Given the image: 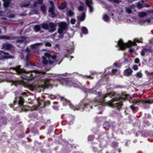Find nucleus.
I'll return each instance as SVG.
<instances>
[{"mask_svg": "<svg viewBox=\"0 0 153 153\" xmlns=\"http://www.w3.org/2000/svg\"><path fill=\"white\" fill-rule=\"evenodd\" d=\"M114 65L115 66H118L117 65V63H114Z\"/></svg>", "mask_w": 153, "mask_h": 153, "instance_id": "obj_51", "label": "nucleus"}, {"mask_svg": "<svg viewBox=\"0 0 153 153\" xmlns=\"http://www.w3.org/2000/svg\"><path fill=\"white\" fill-rule=\"evenodd\" d=\"M40 26L39 25H36L34 27V30L36 32L39 31L40 29Z\"/></svg>", "mask_w": 153, "mask_h": 153, "instance_id": "obj_29", "label": "nucleus"}, {"mask_svg": "<svg viewBox=\"0 0 153 153\" xmlns=\"http://www.w3.org/2000/svg\"><path fill=\"white\" fill-rule=\"evenodd\" d=\"M85 3L88 7L90 12H92L93 10V8L92 7L93 2L91 0H85Z\"/></svg>", "mask_w": 153, "mask_h": 153, "instance_id": "obj_11", "label": "nucleus"}, {"mask_svg": "<svg viewBox=\"0 0 153 153\" xmlns=\"http://www.w3.org/2000/svg\"><path fill=\"white\" fill-rule=\"evenodd\" d=\"M49 2L51 4V6L49 8L48 11L50 14H51V17H53L55 15L54 12V4L53 2L52 1H50Z\"/></svg>", "mask_w": 153, "mask_h": 153, "instance_id": "obj_9", "label": "nucleus"}, {"mask_svg": "<svg viewBox=\"0 0 153 153\" xmlns=\"http://www.w3.org/2000/svg\"><path fill=\"white\" fill-rule=\"evenodd\" d=\"M147 14L146 13L143 12L140 13H139V16L141 17H144L147 15Z\"/></svg>", "mask_w": 153, "mask_h": 153, "instance_id": "obj_28", "label": "nucleus"}, {"mask_svg": "<svg viewBox=\"0 0 153 153\" xmlns=\"http://www.w3.org/2000/svg\"><path fill=\"white\" fill-rule=\"evenodd\" d=\"M128 96V95L123 94L122 95L120 99H114L112 100L109 101L106 103L109 106L117 107L118 109H119L122 105V100L127 99Z\"/></svg>", "mask_w": 153, "mask_h": 153, "instance_id": "obj_3", "label": "nucleus"}, {"mask_svg": "<svg viewBox=\"0 0 153 153\" xmlns=\"http://www.w3.org/2000/svg\"><path fill=\"white\" fill-rule=\"evenodd\" d=\"M82 32L84 34H86L87 33L88 31L87 28L85 27H83L82 29Z\"/></svg>", "mask_w": 153, "mask_h": 153, "instance_id": "obj_26", "label": "nucleus"}, {"mask_svg": "<svg viewBox=\"0 0 153 153\" xmlns=\"http://www.w3.org/2000/svg\"><path fill=\"white\" fill-rule=\"evenodd\" d=\"M13 70L15 72V73L20 74L22 73H25L27 74L26 76L27 77L25 79L27 80H31L34 78V76H38L39 74H45V72L41 71H26L23 69L20 68V66H19L16 68H13Z\"/></svg>", "mask_w": 153, "mask_h": 153, "instance_id": "obj_1", "label": "nucleus"}, {"mask_svg": "<svg viewBox=\"0 0 153 153\" xmlns=\"http://www.w3.org/2000/svg\"><path fill=\"white\" fill-rule=\"evenodd\" d=\"M85 17V14L84 13H82V15L80 16H77V18L78 20L81 21H83Z\"/></svg>", "mask_w": 153, "mask_h": 153, "instance_id": "obj_17", "label": "nucleus"}, {"mask_svg": "<svg viewBox=\"0 0 153 153\" xmlns=\"http://www.w3.org/2000/svg\"><path fill=\"white\" fill-rule=\"evenodd\" d=\"M10 107H13V105H12V104H11V105H10Z\"/></svg>", "mask_w": 153, "mask_h": 153, "instance_id": "obj_55", "label": "nucleus"}, {"mask_svg": "<svg viewBox=\"0 0 153 153\" xmlns=\"http://www.w3.org/2000/svg\"><path fill=\"white\" fill-rule=\"evenodd\" d=\"M13 73V74H14V73Z\"/></svg>", "mask_w": 153, "mask_h": 153, "instance_id": "obj_60", "label": "nucleus"}, {"mask_svg": "<svg viewBox=\"0 0 153 153\" xmlns=\"http://www.w3.org/2000/svg\"><path fill=\"white\" fill-rule=\"evenodd\" d=\"M137 6L138 8L139 9L143 7L142 5L140 3H137Z\"/></svg>", "mask_w": 153, "mask_h": 153, "instance_id": "obj_35", "label": "nucleus"}, {"mask_svg": "<svg viewBox=\"0 0 153 153\" xmlns=\"http://www.w3.org/2000/svg\"><path fill=\"white\" fill-rule=\"evenodd\" d=\"M73 85L74 86V87H76V86H75V85Z\"/></svg>", "mask_w": 153, "mask_h": 153, "instance_id": "obj_57", "label": "nucleus"}, {"mask_svg": "<svg viewBox=\"0 0 153 153\" xmlns=\"http://www.w3.org/2000/svg\"><path fill=\"white\" fill-rule=\"evenodd\" d=\"M29 53L28 52L27 53V56H26V58L27 59L29 58Z\"/></svg>", "mask_w": 153, "mask_h": 153, "instance_id": "obj_48", "label": "nucleus"}, {"mask_svg": "<svg viewBox=\"0 0 153 153\" xmlns=\"http://www.w3.org/2000/svg\"><path fill=\"white\" fill-rule=\"evenodd\" d=\"M1 30H0V33H1Z\"/></svg>", "mask_w": 153, "mask_h": 153, "instance_id": "obj_59", "label": "nucleus"}, {"mask_svg": "<svg viewBox=\"0 0 153 153\" xmlns=\"http://www.w3.org/2000/svg\"><path fill=\"white\" fill-rule=\"evenodd\" d=\"M38 104L39 105V106L40 105V101L39 100H38Z\"/></svg>", "mask_w": 153, "mask_h": 153, "instance_id": "obj_52", "label": "nucleus"}, {"mask_svg": "<svg viewBox=\"0 0 153 153\" xmlns=\"http://www.w3.org/2000/svg\"><path fill=\"white\" fill-rule=\"evenodd\" d=\"M130 108L133 110H134L135 109V107L133 105H132L130 106Z\"/></svg>", "mask_w": 153, "mask_h": 153, "instance_id": "obj_43", "label": "nucleus"}, {"mask_svg": "<svg viewBox=\"0 0 153 153\" xmlns=\"http://www.w3.org/2000/svg\"><path fill=\"white\" fill-rule=\"evenodd\" d=\"M2 56V57L0 58V59H8L10 58H12L13 57L10 56L9 54L7 53H4L2 51H0V55Z\"/></svg>", "mask_w": 153, "mask_h": 153, "instance_id": "obj_14", "label": "nucleus"}, {"mask_svg": "<svg viewBox=\"0 0 153 153\" xmlns=\"http://www.w3.org/2000/svg\"><path fill=\"white\" fill-rule=\"evenodd\" d=\"M80 109V108H79V109H76L75 108H74V110H79Z\"/></svg>", "mask_w": 153, "mask_h": 153, "instance_id": "obj_53", "label": "nucleus"}, {"mask_svg": "<svg viewBox=\"0 0 153 153\" xmlns=\"http://www.w3.org/2000/svg\"><path fill=\"white\" fill-rule=\"evenodd\" d=\"M90 108H91V109H92V107H90Z\"/></svg>", "mask_w": 153, "mask_h": 153, "instance_id": "obj_58", "label": "nucleus"}, {"mask_svg": "<svg viewBox=\"0 0 153 153\" xmlns=\"http://www.w3.org/2000/svg\"><path fill=\"white\" fill-rule=\"evenodd\" d=\"M28 39L27 38H22V39L21 40H19L16 41L17 42H24L26 43L28 42Z\"/></svg>", "mask_w": 153, "mask_h": 153, "instance_id": "obj_18", "label": "nucleus"}, {"mask_svg": "<svg viewBox=\"0 0 153 153\" xmlns=\"http://www.w3.org/2000/svg\"><path fill=\"white\" fill-rule=\"evenodd\" d=\"M4 2V6L5 7L9 6L10 3V1L9 0H2Z\"/></svg>", "mask_w": 153, "mask_h": 153, "instance_id": "obj_23", "label": "nucleus"}, {"mask_svg": "<svg viewBox=\"0 0 153 153\" xmlns=\"http://www.w3.org/2000/svg\"><path fill=\"white\" fill-rule=\"evenodd\" d=\"M54 48L56 50H59V45L56 44L54 46Z\"/></svg>", "mask_w": 153, "mask_h": 153, "instance_id": "obj_34", "label": "nucleus"}, {"mask_svg": "<svg viewBox=\"0 0 153 153\" xmlns=\"http://www.w3.org/2000/svg\"><path fill=\"white\" fill-rule=\"evenodd\" d=\"M103 20L105 22H108L109 20V19L108 16L106 14H105L104 15L103 18Z\"/></svg>", "mask_w": 153, "mask_h": 153, "instance_id": "obj_24", "label": "nucleus"}, {"mask_svg": "<svg viewBox=\"0 0 153 153\" xmlns=\"http://www.w3.org/2000/svg\"><path fill=\"white\" fill-rule=\"evenodd\" d=\"M140 59L138 58H137L135 59L134 60V62L136 63H137V64H138L140 63Z\"/></svg>", "mask_w": 153, "mask_h": 153, "instance_id": "obj_38", "label": "nucleus"}, {"mask_svg": "<svg viewBox=\"0 0 153 153\" xmlns=\"http://www.w3.org/2000/svg\"><path fill=\"white\" fill-rule=\"evenodd\" d=\"M45 45L46 46L48 47H50L51 46V44L48 42L46 43Z\"/></svg>", "mask_w": 153, "mask_h": 153, "instance_id": "obj_42", "label": "nucleus"}, {"mask_svg": "<svg viewBox=\"0 0 153 153\" xmlns=\"http://www.w3.org/2000/svg\"><path fill=\"white\" fill-rule=\"evenodd\" d=\"M28 5H29V4H24L23 6H24V7H26V6H28Z\"/></svg>", "mask_w": 153, "mask_h": 153, "instance_id": "obj_50", "label": "nucleus"}, {"mask_svg": "<svg viewBox=\"0 0 153 153\" xmlns=\"http://www.w3.org/2000/svg\"><path fill=\"white\" fill-rule=\"evenodd\" d=\"M151 22V20L150 19H148L146 20H142L141 22H140V24H142V23H144L146 22H147L148 23H149Z\"/></svg>", "mask_w": 153, "mask_h": 153, "instance_id": "obj_32", "label": "nucleus"}, {"mask_svg": "<svg viewBox=\"0 0 153 153\" xmlns=\"http://www.w3.org/2000/svg\"><path fill=\"white\" fill-rule=\"evenodd\" d=\"M132 102L133 104L138 105H140L141 103H152L153 102H152L150 101L143 100H139L137 99H135L132 100Z\"/></svg>", "mask_w": 153, "mask_h": 153, "instance_id": "obj_8", "label": "nucleus"}, {"mask_svg": "<svg viewBox=\"0 0 153 153\" xmlns=\"http://www.w3.org/2000/svg\"><path fill=\"white\" fill-rule=\"evenodd\" d=\"M56 77H59V78H61V76H62V75H56Z\"/></svg>", "mask_w": 153, "mask_h": 153, "instance_id": "obj_47", "label": "nucleus"}, {"mask_svg": "<svg viewBox=\"0 0 153 153\" xmlns=\"http://www.w3.org/2000/svg\"><path fill=\"white\" fill-rule=\"evenodd\" d=\"M134 6V5H132V6H131V8H132V7H133Z\"/></svg>", "mask_w": 153, "mask_h": 153, "instance_id": "obj_54", "label": "nucleus"}, {"mask_svg": "<svg viewBox=\"0 0 153 153\" xmlns=\"http://www.w3.org/2000/svg\"><path fill=\"white\" fill-rule=\"evenodd\" d=\"M43 44L42 43H37L30 45V47L33 49L38 48L41 46Z\"/></svg>", "mask_w": 153, "mask_h": 153, "instance_id": "obj_15", "label": "nucleus"}, {"mask_svg": "<svg viewBox=\"0 0 153 153\" xmlns=\"http://www.w3.org/2000/svg\"><path fill=\"white\" fill-rule=\"evenodd\" d=\"M51 98L52 99L56 98V97L54 95H52L51 96Z\"/></svg>", "mask_w": 153, "mask_h": 153, "instance_id": "obj_46", "label": "nucleus"}, {"mask_svg": "<svg viewBox=\"0 0 153 153\" xmlns=\"http://www.w3.org/2000/svg\"><path fill=\"white\" fill-rule=\"evenodd\" d=\"M133 72L132 69L129 68L125 70L123 74L124 75L126 76H128L131 75Z\"/></svg>", "mask_w": 153, "mask_h": 153, "instance_id": "obj_13", "label": "nucleus"}, {"mask_svg": "<svg viewBox=\"0 0 153 153\" xmlns=\"http://www.w3.org/2000/svg\"><path fill=\"white\" fill-rule=\"evenodd\" d=\"M41 10L43 13H45L46 11V7L45 6L43 5L41 7Z\"/></svg>", "mask_w": 153, "mask_h": 153, "instance_id": "obj_31", "label": "nucleus"}, {"mask_svg": "<svg viewBox=\"0 0 153 153\" xmlns=\"http://www.w3.org/2000/svg\"><path fill=\"white\" fill-rule=\"evenodd\" d=\"M43 84L40 86L43 88H48L51 83V81L47 79H45L42 81Z\"/></svg>", "mask_w": 153, "mask_h": 153, "instance_id": "obj_10", "label": "nucleus"}, {"mask_svg": "<svg viewBox=\"0 0 153 153\" xmlns=\"http://www.w3.org/2000/svg\"><path fill=\"white\" fill-rule=\"evenodd\" d=\"M149 51L148 49L146 48H143V50L140 52V54L142 56H144L146 52Z\"/></svg>", "mask_w": 153, "mask_h": 153, "instance_id": "obj_16", "label": "nucleus"}, {"mask_svg": "<svg viewBox=\"0 0 153 153\" xmlns=\"http://www.w3.org/2000/svg\"><path fill=\"white\" fill-rule=\"evenodd\" d=\"M80 5L78 7V10L80 11L84 9V4L83 3H81V1H80Z\"/></svg>", "mask_w": 153, "mask_h": 153, "instance_id": "obj_22", "label": "nucleus"}, {"mask_svg": "<svg viewBox=\"0 0 153 153\" xmlns=\"http://www.w3.org/2000/svg\"><path fill=\"white\" fill-rule=\"evenodd\" d=\"M3 48L7 50H9L12 47L11 45L8 44H4L3 46Z\"/></svg>", "mask_w": 153, "mask_h": 153, "instance_id": "obj_20", "label": "nucleus"}, {"mask_svg": "<svg viewBox=\"0 0 153 153\" xmlns=\"http://www.w3.org/2000/svg\"><path fill=\"white\" fill-rule=\"evenodd\" d=\"M136 76L139 78H141L142 76V74L140 72H138L137 73Z\"/></svg>", "mask_w": 153, "mask_h": 153, "instance_id": "obj_33", "label": "nucleus"}, {"mask_svg": "<svg viewBox=\"0 0 153 153\" xmlns=\"http://www.w3.org/2000/svg\"><path fill=\"white\" fill-rule=\"evenodd\" d=\"M67 14V16H71L73 15L74 13L72 11L70 10L68 11Z\"/></svg>", "mask_w": 153, "mask_h": 153, "instance_id": "obj_27", "label": "nucleus"}, {"mask_svg": "<svg viewBox=\"0 0 153 153\" xmlns=\"http://www.w3.org/2000/svg\"><path fill=\"white\" fill-rule=\"evenodd\" d=\"M42 26L44 29H47L51 32H54L56 29V25L52 22H50L49 24L44 23Z\"/></svg>", "mask_w": 153, "mask_h": 153, "instance_id": "obj_6", "label": "nucleus"}, {"mask_svg": "<svg viewBox=\"0 0 153 153\" xmlns=\"http://www.w3.org/2000/svg\"><path fill=\"white\" fill-rule=\"evenodd\" d=\"M92 136H89L88 137V139H89V140H91V138H92Z\"/></svg>", "mask_w": 153, "mask_h": 153, "instance_id": "obj_49", "label": "nucleus"}, {"mask_svg": "<svg viewBox=\"0 0 153 153\" xmlns=\"http://www.w3.org/2000/svg\"><path fill=\"white\" fill-rule=\"evenodd\" d=\"M62 82H66L67 85H68V86L71 85L72 84V82H66L65 79H63L62 78Z\"/></svg>", "mask_w": 153, "mask_h": 153, "instance_id": "obj_30", "label": "nucleus"}, {"mask_svg": "<svg viewBox=\"0 0 153 153\" xmlns=\"http://www.w3.org/2000/svg\"><path fill=\"white\" fill-rule=\"evenodd\" d=\"M60 99L61 100H63V101H64V102H67L70 105V107L72 109H73V108H74V106H73V105H72L70 104V102H69V101H68V100H67L65 99L63 97H61Z\"/></svg>", "mask_w": 153, "mask_h": 153, "instance_id": "obj_21", "label": "nucleus"}, {"mask_svg": "<svg viewBox=\"0 0 153 153\" xmlns=\"http://www.w3.org/2000/svg\"><path fill=\"white\" fill-rule=\"evenodd\" d=\"M43 2V0H38L37 1L35 2L34 3V7H35L36 6L37 4H42Z\"/></svg>", "mask_w": 153, "mask_h": 153, "instance_id": "obj_25", "label": "nucleus"}, {"mask_svg": "<svg viewBox=\"0 0 153 153\" xmlns=\"http://www.w3.org/2000/svg\"><path fill=\"white\" fill-rule=\"evenodd\" d=\"M11 82L12 83V84L14 85H16V82L13 81H12Z\"/></svg>", "mask_w": 153, "mask_h": 153, "instance_id": "obj_45", "label": "nucleus"}, {"mask_svg": "<svg viewBox=\"0 0 153 153\" xmlns=\"http://www.w3.org/2000/svg\"><path fill=\"white\" fill-rule=\"evenodd\" d=\"M126 11L128 13H131L132 11L131 9L127 7L126 8Z\"/></svg>", "mask_w": 153, "mask_h": 153, "instance_id": "obj_36", "label": "nucleus"}, {"mask_svg": "<svg viewBox=\"0 0 153 153\" xmlns=\"http://www.w3.org/2000/svg\"><path fill=\"white\" fill-rule=\"evenodd\" d=\"M21 96L19 97L18 96H16V97H18L15 98V100L14 101V103H15L18 102L19 105H22L23 104L24 102V100L23 98L22 97V96H23L24 97H26L27 96V94L25 92H24L21 93Z\"/></svg>", "mask_w": 153, "mask_h": 153, "instance_id": "obj_7", "label": "nucleus"}, {"mask_svg": "<svg viewBox=\"0 0 153 153\" xmlns=\"http://www.w3.org/2000/svg\"><path fill=\"white\" fill-rule=\"evenodd\" d=\"M114 95V94L113 93H109L106 94L103 96L102 99L99 102H100L101 104H102L103 103L105 102L104 99L105 98L109 97H111Z\"/></svg>", "mask_w": 153, "mask_h": 153, "instance_id": "obj_12", "label": "nucleus"}, {"mask_svg": "<svg viewBox=\"0 0 153 153\" xmlns=\"http://www.w3.org/2000/svg\"><path fill=\"white\" fill-rule=\"evenodd\" d=\"M0 38L1 39H9V37H7L6 36H3L0 37Z\"/></svg>", "mask_w": 153, "mask_h": 153, "instance_id": "obj_40", "label": "nucleus"}, {"mask_svg": "<svg viewBox=\"0 0 153 153\" xmlns=\"http://www.w3.org/2000/svg\"><path fill=\"white\" fill-rule=\"evenodd\" d=\"M136 43H142V42L138 39H135L133 42L129 41L128 43H124L121 40H120L117 42V46L120 49L123 50L126 47H130L136 45Z\"/></svg>", "mask_w": 153, "mask_h": 153, "instance_id": "obj_4", "label": "nucleus"}, {"mask_svg": "<svg viewBox=\"0 0 153 153\" xmlns=\"http://www.w3.org/2000/svg\"><path fill=\"white\" fill-rule=\"evenodd\" d=\"M67 5V3L65 2L62 3L61 5L59 7V9H65Z\"/></svg>", "mask_w": 153, "mask_h": 153, "instance_id": "obj_19", "label": "nucleus"}, {"mask_svg": "<svg viewBox=\"0 0 153 153\" xmlns=\"http://www.w3.org/2000/svg\"><path fill=\"white\" fill-rule=\"evenodd\" d=\"M56 58V56H52L48 53H45V56H42L43 63L45 65L52 64L54 62Z\"/></svg>", "mask_w": 153, "mask_h": 153, "instance_id": "obj_5", "label": "nucleus"}, {"mask_svg": "<svg viewBox=\"0 0 153 153\" xmlns=\"http://www.w3.org/2000/svg\"><path fill=\"white\" fill-rule=\"evenodd\" d=\"M76 22V20L75 19H71V22L72 25L74 24Z\"/></svg>", "mask_w": 153, "mask_h": 153, "instance_id": "obj_39", "label": "nucleus"}, {"mask_svg": "<svg viewBox=\"0 0 153 153\" xmlns=\"http://www.w3.org/2000/svg\"><path fill=\"white\" fill-rule=\"evenodd\" d=\"M117 71V70L116 69H113L112 70V73L115 74L116 72Z\"/></svg>", "mask_w": 153, "mask_h": 153, "instance_id": "obj_41", "label": "nucleus"}, {"mask_svg": "<svg viewBox=\"0 0 153 153\" xmlns=\"http://www.w3.org/2000/svg\"><path fill=\"white\" fill-rule=\"evenodd\" d=\"M146 7H149V6L148 5H147L146 6Z\"/></svg>", "mask_w": 153, "mask_h": 153, "instance_id": "obj_56", "label": "nucleus"}, {"mask_svg": "<svg viewBox=\"0 0 153 153\" xmlns=\"http://www.w3.org/2000/svg\"><path fill=\"white\" fill-rule=\"evenodd\" d=\"M132 68L134 70L136 71L138 69V67L137 65H134L133 66Z\"/></svg>", "mask_w": 153, "mask_h": 153, "instance_id": "obj_37", "label": "nucleus"}, {"mask_svg": "<svg viewBox=\"0 0 153 153\" xmlns=\"http://www.w3.org/2000/svg\"><path fill=\"white\" fill-rule=\"evenodd\" d=\"M67 29V25L66 22H62L59 25L58 33L54 34L53 38L55 40H57L63 37L64 34L66 33Z\"/></svg>", "mask_w": 153, "mask_h": 153, "instance_id": "obj_2", "label": "nucleus"}, {"mask_svg": "<svg viewBox=\"0 0 153 153\" xmlns=\"http://www.w3.org/2000/svg\"><path fill=\"white\" fill-rule=\"evenodd\" d=\"M129 52L130 53H132L134 51V50L132 49H130L129 50Z\"/></svg>", "mask_w": 153, "mask_h": 153, "instance_id": "obj_44", "label": "nucleus"}]
</instances>
